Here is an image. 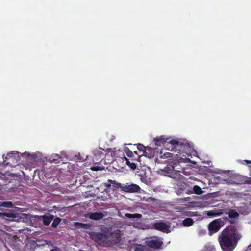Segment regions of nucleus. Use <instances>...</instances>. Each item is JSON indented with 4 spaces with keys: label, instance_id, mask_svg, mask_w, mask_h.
Returning <instances> with one entry per match:
<instances>
[{
    "label": "nucleus",
    "instance_id": "nucleus-1",
    "mask_svg": "<svg viewBox=\"0 0 251 251\" xmlns=\"http://www.w3.org/2000/svg\"><path fill=\"white\" fill-rule=\"evenodd\" d=\"M241 237L237 227L229 225L221 232L219 237V242L223 251H232Z\"/></svg>",
    "mask_w": 251,
    "mask_h": 251
},
{
    "label": "nucleus",
    "instance_id": "nucleus-2",
    "mask_svg": "<svg viewBox=\"0 0 251 251\" xmlns=\"http://www.w3.org/2000/svg\"><path fill=\"white\" fill-rule=\"evenodd\" d=\"M168 139L161 136L159 138H154L153 141L156 146H161V144L167 142L166 146L167 147L169 150L182 154L183 156L191 154L192 148L186 140H171L167 142Z\"/></svg>",
    "mask_w": 251,
    "mask_h": 251
},
{
    "label": "nucleus",
    "instance_id": "nucleus-3",
    "mask_svg": "<svg viewBox=\"0 0 251 251\" xmlns=\"http://www.w3.org/2000/svg\"><path fill=\"white\" fill-rule=\"evenodd\" d=\"M90 238L99 244L106 242L108 236L104 233L90 231L88 233Z\"/></svg>",
    "mask_w": 251,
    "mask_h": 251
},
{
    "label": "nucleus",
    "instance_id": "nucleus-4",
    "mask_svg": "<svg viewBox=\"0 0 251 251\" xmlns=\"http://www.w3.org/2000/svg\"><path fill=\"white\" fill-rule=\"evenodd\" d=\"M220 220L218 219L214 220L210 222L208 226L209 234L212 235L218 232L221 227L223 226L222 223Z\"/></svg>",
    "mask_w": 251,
    "mask_h": 251
},
{
    "label": "nucleus",
    "instance_id": "nucleus-5",
    "mask_svg": "<svg viewBox=\"0 0 251 251\" xmlns=\"http://www.w3.org/2000/svg\"><path fill=\"white\" fill-rule=\"evenodd\" d=\"M141 188L139 185L135 184H128L124 185L122 188V191L128 193H136L140 191Z\"/></svg>",
    "mask_w": 251,
    "mask_h": 251
},
{
    "label": "nucleus",
    "instance_id": "nucleus-6",
    "mask_svg": "<svg viewBox=\"0 0 251 251\" xmlns=\"http://www.w3.org/2000/svg\"><path fill=\"white\" fill-rule=\"evenodd\" d=\"M154 229L161 232L169 233L170 232V226L164 222H159L153 224Z\"/></svg>",
    "mask_w": 251,
    "mask_h": 251
},
{
    "label": "nucleus",
    "instance_id": "nucleus-7",
    "mask_svg": "<svg viewBox=\"0 0 251 251\" xmlns=\"http://www.w3.org/2000/svg\"><path fill=\"white\" fill-rule=\"evenodd\" d=\"M123 186V185L121 183L111 179H108L107 182L105 183V186L107 188L113 189H120L121 191Z\"/></svg>",
    "mask_w": 251,
    "mask_h": 251
},
{
    "label": "nucleus",
    "instance_id": "nucleus-8",
    "mask_svg": "<svg viewBox=\"0 0 251 251\" xmlns=\"http://www.w3.org/2000/svg\"><path fill=\"white\" fill-rule=\"evenodd\" d=\"M109 238L115 244L119 243L121 241V231L117 229L109 234Z\"/></svg>",
    "mask_w": 251,
    "mask_h": 251
},
{
    "label": "nucleus",
    "instance_id": "nucleus-9",
    "mask_svg": "<svg viewBox=\"0 0 251 251\" xmlns=\"http://www.w3.org/2000/svg\"><path fill=\"white\" fill-rule=\"evenodd\" d=\"M226 214H228L230 220V224H234L237 223V220L239 217V214L234 209H230Z\"/></svg>",
    "mask_w": 251,
    "mask_h": 251
},
{
    "label": "nucleus",
    "instance_id": "nucleus-10",
    "mask_svg": "<svg viewBox=\"0 0 251 251\" xmlns=\"http://www.w3.org/2000/svg\"><path fill=\"white\" fill-rule=\"evenodd\" d=\"M86 217L92 220H99L103 218L104 214L101 212L89 213Z\"/></svg>",
    "mask_w": 251,
    "mask_h": 251
},
{
    "label": "nucleus",
    "instance_id": "nucleus-11",
    "mask_svg": "<svg viewBox=\"0 0 251 251\" xmlns=\"http://www.w3.org/2000/svg\"><path fill=\"white\" fill-rule=\"evenodd\" d=\"M163 243L161 241L157 240H151L148 243V246L151 248L159 249L160 248Z\"/></svg>",
    "mask_w": 251,
    "mask_h": 251
},
{
    "label": "nucleus",
    "instance_id": "nucleus-12",
    "mask_svg": "<svg viewBox=\"0 0 251 251\" xmlns=\"http://www.w3.org/2000/svg\"><path fill=\"white\" fill-rule=\"evenodd\" d=\"M193 193L196 194H201L202 193V191L200 186L198 185H195L193 188L188 189L186 192L187 194H191Z\"/></svg>",
    "mask_w": 251,
    "mask_h": 251
},
{
    "label": "nucleus",
    "instance_id": "nucleus-13",
    "mask_svg": "<svg viewBox=\"0 0 251 251\" xmlns=\"http://www.w3.org/2000/svg\"><path fill=\"white\" fill-rule=\"evenodd\" d=\"M42 218L43 219V224L45 226H48L51 223V221L53 220L54 216L52 215H44L42 216Z\"/></svg>",
    "mask_w": 251,
    "mask_h": 251
},
{
    "label": "nucleus",
    "instance_id": "nucleus-14",
    "mask_svg": "<svg viewBox=\"0 0 251 251\" xmlns=\"http://www.w3.org/2000/svg\"><path fill=\"white\" fill-rule=\"evenodd\" d=\"M75 227L78 229L82 228V229H90L91 227V226L90 224H84V223H79V222L75 223Z\"/></svg>",
    "mask_w": 251,
    "mask_h": 251
},
{
    "label": "nucleus",
    "instance_id": "nucleus-15",
    "mask_svg": "<svg viewBox=\"0 0 251 251\" xmlns=\"http://www.w3.org/2000/svg\"><path fill=\"white\" fill-rule=\"evenodd\" d=\"M50 162L56 164L59 163L61 161H62L61 157L58 154H55L51 155V156L50 158Z\"/></svg>",
    "mask_w": 251,
    "mask_h": 251
},
{
    "label": "nucleus",
    "instance_id": "nucleus-16",
    "mask_svg": "<svg viewBox=\"0 0 251 251\" xmlns=\"http://www.w3.org/2000/svg\"><path fill=\"white\" fill-rule=\"evenodd\" d=\"M182 223L184 226L188 227L192 226L194 223V221L192 219L187 218L183 221Z\"/></svg>",
    "mask_w": 251,
    "mask_h": 251
},
{
    "label": "nucleus",
    "instance_id": "nucleus-17",
    "mask_svg": "<svg viewBox=\"0 0 251 251\" xmlns=\"http://www.w3.org/2000/svg\"><path fill=\"white\" fill-rule=\"evenodd\" d=\"M125 217L128 219H139L142 217V215L138 213L135 214H130V213H126L125 215Z\"/></svg>",
    "mask_w": 251,
    "mask_h": 251
},
{
    "label": "nucleus",
    "instance_id": "nucleus-18",
    "mask_svg": "<svg viewBox=\"0 0 251 251\" xmlns=\"http://www.w3.org/2000/svg\"><path fill=\"white\" fill-rule=\"evenodd\" d=\"M0 207L12 208L13 207V204L11 201H0Z\"/></svg>",
    "mask_w": 251,
    "mask_h": 251
},
{
    "label": "nucleus",
    "instance_id": "nucleus-19",
    "mask_svg": "<svg viewBox=\"0 0 251 251\" xmlns=\"http://www.w3.org/2000/svg\"><path fill=\"white\" fill-rule=\"evenodd\" d=\"M125 159L126 161V164L130 167V168L133 170L136 169L137 166L135 163L130 162L128 159L125 157Z\"/></svg>",
    "mask_w": 251,
    "mask_h": 251
},
{
    "label": "nucleus",
    "instance_id": "nucleus-20",
    "mask_svg": "<svg viewBox=\"0 0 251 251\" xmlns=\"http://www.w3.org/2000/svg\"><path fill=\"white\" fill-rule=\"evenodd\" d=\"M173 156V154L170 152H165L162 154V151H161L160 153V158H171Z\"/></svg>",
    "mask_w": 251,
    "mask_h": 251
},
{
    "label": "nucleus",
    "instance_id": "nucleus-21",
    "mask_svg": "<svg viewBox=\"0 0 251 251\" xmlns=\"http://www.w3.org/2000/svg\"><path fill=\"white\" fill-rule=\"evenodd\" d=\"M61 221V219L58 217L55 218L51 224V226L52 227L55 228L59 224Z\"/></svg>",
    "mask_w": 251,
    "mask_h": 251
},
{
    "label": "nucleus",
    "instance_id": "nucleus-22",
    "mask_svg": "<svg viewBox=\"0 0 251 251\" xmlns=\"http://www.w3.org/2000/svg\"><path fill=\"white\" fill-rule=\"evenodd\" d=\"M218 220H220L221 221V223H222V226H223L225 223L226 222H228L230 223V219L229 218V216L228 217H224L218 219Z\"/></svg>",
    "mask_w": 251,
    "mask_h": 251
},
{
    "label": "nucleus",
    "instance_id": "nucleus-23",
    "mask_svg": "<svg viewBox=\"0 0 251 251\" xmlns=\"http://www.w3.org/2000/svg\"><path fill=\"white\" fill-rule=\"evenodd\" d=\"M179 189L183 191H185V193H186L187 190H188V189H190V188H189V187L187 184L183 183L179 186Z\"/></svg>",
    "mask_w": 251,
    "mask_h": 251
},
{
    "label": "nucleus",
    "instance_id": "nucleus-24",
    "mask_svg": "<svg viewBox=\"0 0 251 251\" xmlns=\"http://www.w3.org/2000/svg\"><path fill=\"white\" fill-rule=\"evenodd\" d=\"M17 153H15L14 152H10L7 154L5 159L6 160L11 159L12 160H13V159L15 158V154H16Z\"/></svg>",
    "mask_w": 251,
    "mask_h": 251
},
{
    "label": "nucleus",
    "instance_id": "nucleus-25",
    "mask_svg": "<svg viewBox=\"0 0 251 251\" xmlns=\"http://www.w3.org/2000/svg\"><path fill=\"white\" fill-rule=\"evenodd\" d=\"M124 151L128 157H131L133 156V152L129 148H126L124 150Z\"/></svg>",
    "mask_w": 251,
    "mask_h": 251
},
{
    "label": "nucleus",
    "instance_id": "nucleus-26",
    "mask_svg": "<svg viewBox=\"0 0 251 251\" xmlns=\"http://www.w3.org/2000/svg\"><path fill=\"white\" fill-rule=\"evenodd\" d=\"M220 214L213 211H209L207 213L208 216L210 217H214L219 215Z\"/></svg>",
    "mask_w": 251,
    "mask_h": 251
},
{
    "label": "nucleus",
    "instance_id": "nucleus-27",
    "mask_svg": "<svg viewBox=\"0 0 251 251\" xmlns=\"http://www.w3.org/2000/svg\"><path fill=\"white\" fill-rule=\"evenodd\" d=\"M137 149L140 151H144V153H146V148L142 144H138L137 146Z\"/></svg>",
    "mask_w": 251,
    "mask_h": 251
},
{
    "label": "nucleus",
    "instance_id": "nucleus-28",
    "mask_svg": "<svg viewBox=\"0 0 251 251\" xmlns=\"http://www.w3.org/2000/svg\"><path fill=\"white\" fill-rule=\"evenodd\" d=\"M103 168L100 166H93L91 167V170L93 171H99L102 170Z\"/></svg>",
    "mask_w": 251,
    "mask_h": 251
},
{
    "label": "nucleus",
    "instance_id": "nucleus-29",
    "mask_svg": "<svg viewBox=\"0 0 251 251\" xmlns=\"http://www.w3.org/2000/svg\"><path fill=\"white\" fill-rule=\"evenodd\" d=\"M240 178L241 179L240 180V184H243L245 183L246 182V178L244 176H240Z\"/></svg>",
    "mask_w": 251,
    "mask_h": 251
},
{
    "label": "nucleus",
    "instance_id": "nucleus-30",
    "mask_svg": "<svg viewBox=\"0 0 251 251\" xmlns=\"http://www.w3.org/2000/svg\"><path fill=\"white\" fill-rule=\"evenodd\" d=\"M242 163L243 164H251V160H245L243 161Z\"/></svg>",
    "mask_w": 251,
    "mask_h": 251
},
{
    "label": "nucleus",
    "instance_id": "nucleus-31",
    "mask_svg": "<svg viewBox=\"0 0 251 251\" xmlns=\"http://www.w3.org/2000/svg\"><path fill=\"white\" fill-rule=\"evenodd\" d=\"M206 233V230H200L199 231V234L200 235H204Z\"/></svg>",
    "mask_w": 251,
    "mask_h": 251
},
{
    "label": "nucleus",
    "instance_id": "nucleus-32",
    "mask_svg": "<svg viewBox=\"0 0 251 251\" xmlns=\"http://www.w3.org/2000/svg\"><path fill=\"white\" fill-rule=\"evenodd\" d=\"M5 215L9 217H14V214H5Z\"/></svg>",
    "mask_w": 251,
    "mask_h": 251
},
{
    "label": "nucleus",
    "instance_id": "nucleus-33",
    "mask_svg": "<svg viewBox=\"0 0 251 251\" xmlns=\"http://www.w3.org/2000/svg\"><path fill=\"white\" fill-rule=\"evenodd\" d=\"M134 153L136 154H137V153L136 151H134Z\"/></svg>",
    "mask_w": 251,
    "mask_h": 251
},
{
    "label": "nucleus",
    "instance_id": "nucleus-34",
    "mask_svg": "<svg viewBox=\"0 0 251 251\" xmlns=\"http://www.w3.org/2000/svg\"><path fill=\"white\" fill-rule=\"evenodd\" d=\"M50 251H55L54 250H51Z\"/></svg>",
    "mask_w": 251,
    "mask_h": 251
},
{
    "label": "nucleus",
    "instance_id": "nucleus-35",
    "mask_svg": "<svg viewBox=\"0 0 251 251\" xmlns=\"http://www.w3.org/2000/svg\"><path fill=\"white\" fill-rule=\"evenodd\" d=\"M79 251H84V250H80Z\"/></svg>",
    "mask_w": 251,
    "mask_h": 251
}]
</instances>
